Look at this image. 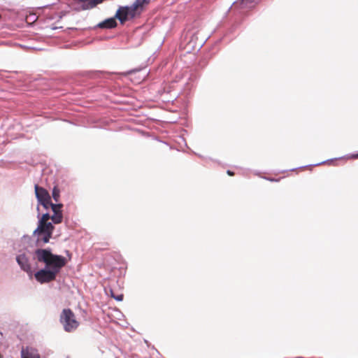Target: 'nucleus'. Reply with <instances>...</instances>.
I'll return each mask as SVG.
<instances>
[{
	"label": "nucleus",
	"mask_w": 358,
	"mask_h": 358,
	"mask_svg": "<svg viewBox=\"0 0 358 358\" xmlns=\"http://www.w3.org/2000/svg\"><path fill=\"white\" fill-rule=\"evenodd\" d=\"M35 254L37 260L45 265V268L41 269L34 274L36 280L41 283L55 280L61 268L67 263L64 257L54 255L46 249H38Z\"/></svg>",
	"instance_id": "obj_1"
},
{
	"label": "nucleus",
	"mask_w": 358,
	"mask_h": 358,
	"mask_svg": "<svg viewBox=\"0 0 358 358\" xmlns=\"http://www.w3.org/2000/svg\"><path fill=\"white\" fill-rule=\"evenodd\" d=\"M59 322L66 332L75 331L80 324L74 313L70 308H64L59 317Z\"/></svg>",
	"instance_id": "obj_2"
},
{
	"label": "nucleus",
	"mask_w": 358,
	"mask_h": 358,
	"mask_svg": "<svg viewBox=\"0 0 358 358\" xmlns=\"http://www.w3.org/2000/svg\"><path fill=\"white\" fill-rule=\"evenodd\" d=\"M35 194L39 202L45 209L49 208V204L51 202V198L48 192L43 187L35 185Z\"/></svg>",
	"instance_id": "obj_3"
},
{
	"label": "nucleus",
	"mask_w": 358,
	"mask_h": 358,
	"mask_svg": "<svg viewBox=\"0 0 358 358\" xmlns=\"http://www.w3.org/2000/svg\"><path fill=\"white\" fill-rule=\"evenodd\" d=\"M51 208L54 214L51 216V220L55 224H59L62 222L63 215L62 208L63 205L62 203L55 204L50 202L49 208Z\"/></svg>",
	"instance_id": "obj_4"
},
{
	"label": "nucleus",
	"mask_w": 358,
	"mask_h": 358,
	"mask_svg": "<svg viewBox=\"0 0 358 358\" xmlns=\"http://www.w3.org/2000/svg\"><path fill=\"white\" fill-rule=\"evenodd\" d=\"M54 227L51 222H38V227L34 230V235H43V233L52 234Z\"/></svg>",
	"instance_id": "obj_5"
},
{
	"label": "nucleus",
	"mask_w": 358,
	"mask_h": 358,
	"mask_svg": "<svg viewBox=\"0 0 358 358\" xmlns=\"http://www.w3.org/2000/svg\"><path fill=\"white\" fill-rule=\"evenodd\" d=\"M21 358H41V357L37 350L27 347L22 349Z\"/></svg>",
	"instance_id": "obj_6"
},
{
	"label": "nucleus",
	"mask_w": 358,
	"mask_h": 358,
	"mask_svg": "<svg viewBox=\"0 0 358 358\" xmlns=\"http://www.w3.org/2000/svg\"><path fill=\"white\" fill-rule=\"evenodd\" d=\"M17 262L24 271H29L31 268L27 257L24 255L17 257Z\"/></svg>",
	"instance_id": "obj_7"
},
{
	"label": "nucleus",
	"mask_w": 358,
	"mask_h": 358,
	"mask_svg": "<svg viewBox=\"0 0 358 358\" xmlns=\"http://www.w3.org/2000/svg\"><path fill=\"white\" fill-rule=\"evenodd\" d=\"M127 10V7H120L115 15V17L121 22V23H124L127 20L128 16L126 10Z\"/></svg>",
	"instance_id": "obj_8"
},
{
	"label": "nucleus",
	"mask_w": 358,
	"mask_h": 358,
	"mask_svg": "<svg viewBox=\"0 0 358 358\" xmlns=\"http://www.w3.org/2000/svg\"><path fill=\"white\" fill-rule=\"evenodd\" d=\"M99 26L101 28L111 29L117 26V22L114 18H109L101 22Z\"/></svg>",
	"instance_id": "obj_9"
},
{
	"label": "nucleus",
	"mask_w": 358,
	"mask_h": 358,
	"mask_svg": "<svg viewBox=\"0 0 358 358\" xmlns=\"http://www.w3.org/2000/svg\"><path fill=\"white\" fill-rule=\"evenodd\" d=\"M127 10H126L127 13L128 18H133L138 13H140L141 12L135 8V6L132 4L131 6H127Z\"/></svg>",
	"instance_id": "obj_10"
},
{
	"label": "nucleus",
	"mask_w": 358,
	"mask_h": 358,
	"mask_svg": "<svg viewBox=\"0 0 358 358\" xmlns=\"http://www.w3.org/2000/svg\"><path fill=\"white\" fill-rule=\"evenodd\" d=\"M150 0H136L133 3L140 12L143 10L145 5H148Z\"/></svg>",
	"instance_id": "obj_11"
},
{
	"label": "nucleus",
	"mask_w": 358,
	"mask_h": 358,
	"mask_svg": "<svg viewBox=\"0 0 358 358\" xmlns=\"http://www.w3.org/2000/svg\"><path fill=\"white\" fill-rule=\"evenodd\" d=\"M37 236V242L39 243L42 241L43 243H46L49 242L50 238H51L52 234L48 233H43V235H36Z\"/></svg>",
	"instance_id": "obj_12"
},
{
	"label": "nucleus",
	"mask_w": 358,
	"mask_h": 358,
	"mask_svg": "<svg viewBox=\"0 0 358 358\" xmlns=\"http://www.w3.org/2000/svg\"><path fill=\"white\" fill-rule=\"evenodd\" d=\"M52 198L53 199L56 201V202H58L59 200V197H60V190L57 187V186H55L53 189H52Z\"/></svg>",
	"instance_id": "obj_13"
},
{
	"label": "nucleus",
	"mask_w": 358,
	"mask_h": 358,
	"mask_svg": "<svg viewBox=\"0 0 358 358\" xmlns=\"http://www.w3.org/2000/svg\"><path fill=\"white\" fill-rule=\"evenodd\" d=\"M110 296L118 301L123 300L124 295L122 294H115L113 289H110Z\"/></svg>",
	"instance_id": "obj_14"
},
{
	"label": "nucleus",
	"mask_w": 358,
	"mask_h": 358,
	"mask_svg": "<svg viewBox=\"0 0 358 358\" xmlns=\"http://www.w3.org/2000/svg\"><path fill=\"white\" fill-rule=\"evenodd\" d=\"M51 219V216L48 213H45L42 215L41 218L39 220V222H46Z\"/></svg>",
	"instance_id": "obj_15"
},
{
	"label": "nucleus",
	"mask_w": 358,
	"mask_h": 358,
	"mask_svg": "<svg viewBox=\"0 0 358 358\" xmlns=\"http://www.w3.org/2000/svg\"><path fill=\"white\" fill-rule=\"evenodd\" d=\"M103 1V0H92V1H90V2L89 3L90 7V8H93V7H94L96 4L101 3Z\"/></svg>",
	"instance_id": "obj_16"
},
{
	"label": "nucleus",
	"mask_w": 358,
	"mask_h": 358,
	"mask_svg": "<svg viewBox=\"0 0 358 358\" xmlns=\"http://www.w3.org/2000/svg\"><path fill=\"white\" fill-rule=\"evenodd\" d=\"M227 173L229 176H234V173L233 171H230V170H228V171H227Z\"/></svg>",
	"instance_id": "obj_17"
},
{
	"label": "nucleus",
	"mask_w": 358,
	"mask_h": 358,
	"mask_svg": "<svg viewBox=\"0 0 358 358\" xmlns=\"http://www.w3.org/2000/svg\"><path fill=\"white\" fill-rule=\"evenodd\" d=\"M88 8H89V7H88V6H87V5H83V10L87 9Z\"/></svg>",
	"instance_id": "obj_18"
},
{
	"label": "nucleus",
	"mask_w": 358,
	"mask_h": 358,
	"mask_svg": "<svg viewBox=\"0 0 358 358\" xmlns=\"http://www.w3.org/2000/svg\"><path fill=\"white\" fill-rule=\"evenodd\" d=\"M355 158H357V157H358V154H357L356 156H355Z\"/></svg>",
	"instance_id": "obj_19"
},
{
	"label": "nucleus",
	"mask_w": 358,
	"mask_h": 358,
	"mask_svg": "<svg viewBox=\"0 0 358 358\" xmlns=\"http://www.w3.org/2000/svg\"><path fill=\"white\" fill-rule=\"evenodd\" d=\"M0 358H3V356L0 354Z\"/></svg>",
	"instance_id": "obj_20"
},
{
	"label": "nucleus",
	"mask_w": 358,
	"mask_h": 358,
	"mask_svg": "<svg viewBox=\"0 0 358 358\" xmlns=\"http://www.w3.org/2000/svg\"><path fill=\"white\" fill-rule=\"evenodd\" d=\"M67 358H69V357H67Z\"/></svg>",
	"instance_id": "obj_21"
}]
</instances>
